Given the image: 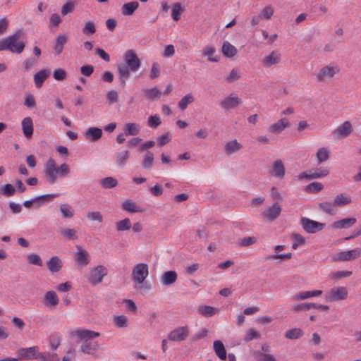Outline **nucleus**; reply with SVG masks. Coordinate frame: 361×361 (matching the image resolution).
Masks as SVG:
<instances>
[{
	"instance_id": "obj_1",
	"label": "nucleus",
	"mask_w": 361,
	"mask_h": 361,
	"mask_svg": "<svg viewBox=\"0 0 361 361\" xmlns=\"http://www.w3.org/2000/svg\"><path fill=\"white\" fill-rule=\"evenodd\" d=\"M124 63L117 66L118 73L122 85H126L131 72H137L141 66V61L133 49H128L124 54Z\"/></svg>"
},
{
	"instance_id": "obj_2",
	"label": "nucleus",
	"mask_w": 361,
	"mask_h": 361,
	"mask_svg": "<svg viewBox=\"0 0 361 361\" xmlns=\"http://www.w3.org/2000/svg\"><path fill=\"white\" fill-rule=\"evenodd\" d=\"M21 31L0 40V51L9 50L12 53L20 54L25 48L23 42H18L21 37Z\"/></svg>"
},
{
	"instance_id": "obj_3",
	"label": "nucleus",
	"mask_w": 361,
	"mask_h": 361,
	"mask_svg": "<svg viewBox=\"0 0 361 361\" xmlns=\"http://www.w3.org/2000/svg\"><path fill=\"white\" fill-rule=\"evenodd\" d=\"M340 72V67L335 63H330L323 66L316 74L318 82H325L331 80L335 75Z\"/></svg>"
},
{
	"instance_id": "obj_4",
	"label": "nucleus",
	"mask_w": 361,
	"mask_h": 361,
	"mask_svg": "<svg viewBox=\"0 0 361 361\" xmlns=\"http://www.w3.org/2000/svg\"><path fill=\"white\" fill-rule=\"evenodd\" d=\"M148 275V265L145 263H139L133 267L131 278L137 284H142L145 281Z\"/></svg>"
},
{
	"instance_id": "obj_5",
	"label": "nucleus",
	"mask_w": 361,
	"mask_h": 361,
	"mask_svg": "<svg viewBox=\"0 0 361 361\" xmlns=\"http://www.w3.org/2000/svg\"><path fill=\"white\" fill-rule=\"evenodd\" d=\"M107 274V269L104 265L94 267L90 269L88 282L92 286L98 285L102 282Z\"/></svg>"
},
{
	"instance_id": "obj_6",
	"label": "nucleus",
	"mask_w": 361,
	"mask_h": 361,
	"mask_svg": "<svg viewBox=\"0 0 361 361\" xmlns=\"http://www.w3.org/2000/svg\"><path fill=\"white\" fill-rule=\"evenodd\" d=\"M361 256V247H356L348 251L336 253L332 256L334 262L352 261Z\"/></svg>"
},
{
	"instance_id": "obj_7",
	"label": "nucleus",
	"mask_w": 361,
	"mask_h": 361,
	"mask_svg": "<svg viewBox=\"0 0 361 361\" xmlns=\"http://www.w3.org/2000/svg\"><path fill=\"white\" fill-rule=\"evenodd\" d=\"M348 295V291L347 288L344 286H336L330 289L326 296V299L329 302L345 300L347 299Z\"/></svg>"
},
{
	"instance_id": "obj_8",
	"label": "nucleus",
	"mask_w": 361,
	"mask_h": 361,
	"mask_svg": "<svg viewBox=\"0 0 361 361\" xmlns=\"http://www.w3.org/2000/svg\"><path fill=\"white\" fill-rule=\"evenodd\" d=\"M300 224L302 228L308 233H317L322 231L325 226V224L319 223L306 217H302L300 219Z\"/></svg>"
},
{
	"instance_id": "obj_9",
	"label": "nucleus",
	"mask_w": 361,
	"mask_h": 361,
	"mask_svg": "<svg viewBox=\"0 0 361 361\" xmlns=\"http://www.w3.org/2000/svg\"><path fill=\"white\" fill-rule=\"evenodd\" d=\"M71 335L76 336L79 341L82 343L87 342L100 336L99 332H96L90 329H79L75 331H71Z\"/></svg>"
},
{
	"instance_id": "obj_10",
	"label": "nucleus",
	"mask_w": 361,
	"mask_h": 361,
	"mask_svg": "<svg viewBox=\"0 0 361 361\" xmlns=\"http://www.w3.org/2000/svg\"><path fill=\"white\" fill-rule=\"evenodd\" d=\"M44 173L45 177L50 184H54L56 181L57 175L59 174L55 161L53 159L50 158L47 161L45 164Z\"/></svg>"
},
{
	"instance_id": "obj_11",
	"label": "nucleus",
	"mask_w": 361,
	"mask_h": 361,
	"mask_svg": "<svg viewBox=\"0 0 361 361\" xmlns=\"http://www.w3.org/2000/svg\"><path fill=\"white\" fill-rule=\"evenodd\" d=\"M57 196L56 194H47L35 197L30 200H26L23 202V206L26 208H30L33 203H35V207H39L42 204L45 202H51L54 197Z\"/></svg>"
},
{
	"instance_id": "obj_12",
	"label": "nucleus",
	"mask_w": 361,
	"mask_h": 361,
	"mask_svg": "<svg viewBox=\"0 0 361 361\" xmlns=\"http://www.w3.org/2000/svg\"><path fill=\"white\" fill-rule=\"evenodd\" d=\"M189 336L188 326L178 327L168 334V339L171 341H183Z\"/></svg>"
},
{
	"instance_id": "obj_13",
	"label": "nucleus",
	"mask_w": 361,
	"mask_h": 361,
	"mask_svg": "<svg viewBox=\"0 0 361 361\" xmlns=\"http://www.w3.org/2000/svg\"><path fill=\"white\" fill-rule=\"evenodd\" d=\"M353 131V126L350 121L343 122L332 132L334 138L338 140L348 136Z\"/></svg>"
},
{
	"instance_id": "obj_14",
	"label": "nucleus",
	"mask_w": 361,
	"mask_h": 361,
	"mask_svg": "<svg viewBox=\"0 0 361 361\" xmlns=\"http://www.w3.org/2000/svg\"><path fill=\"white\" fill-rule=\"evenodd\" d=\"M281 212V207L278 202H276L262 213V216L269 221H273L279 216Z\"/></svg>"
},
{
	"instance_id": "obj_15",
	"label": "nucleus",
	"mask_w": 361,
	"mask_h": 361,
	"mask_svg": "<svg viewBox=\"0 0 361 361\" xmlns=\"http://www.w3.org/2000/svg\"><path fill=\"white\" fill-rule=\"evenodd\" d=\"M242 102V99L239 97L230 95L221 101L220 106L225 110H230L236 108Z\"/></svg>"
},
{
	"instance_id": "obj_16",
	"label": "nucleus",
	"mask_w": 361,
	"mask_h": 361,
	"mask_svg": "<svg viewBox=\"0 0 361 361\" xmlns=\"http://www.w3.org/2000/svg\"><path fill=\"white\" fill-rule=\"evenodd\" d=\"M285 166L281 159L276 160L272 164V167L270 170V173L274 177L283 178L285 176Z\"/></svg>"
},
{
	"instance_id": "obj_17",
	"label": "nucleus",
	"mask_w": 361,
	"mask_h": 361,
	"mask_svg": "<svg viewBox=\"0 0 361 361\" xmlns=\"http://www.w3.org/2000/svg\"><path fill=\"white\" fill-rule=\"evenodd\" d=\"M312 308L319 309L324 311H328L329 310V307L328 305H322V304H316L313 302L309 303H302L293 307V310L295 312L308 310Z\"/></svg>"
},
{
	"instance_id": "obj_18",
	"label": "nucleus",
	"mask_w": 361,
	"mask_h": 361,
	"mask_svg": "<svg viewBox=\"0 0 361 361\" xmlns=\"http://www.w3.org/2000/svg\"><path fill=\"white\" fill-rule=\"evenodd\" d=\"M43 302L49 308H55L58 305L59 300L54 291L49 290L44 295Z\"/></svg>"
},
{
	"instance_id": "obj_19",
	"label": "nucleus",
	"mask_w": 361,
	"mask_h": 361,
	"mask_svg": "<svg viewBox=\"0 0 361 361\" xmlns=\"http://www.w3.org/2000/svg\"><path fill=\"white\" fill-rule=\"evenodd\" d=\"M177 279L178 274L175 271H167L161 275L160 281L163 286H169L173 284Z\"/></svg>"
},
{
	"instance_id": "obj_20",
	"label": "nucleus",
	"mask_w": 361,
	"mask_h": 361,
	"mask_svg": "<svg viewBox=\"0 0 361 361\" xmlns=\"http://www.w3.org/2000/svg\"><path fill=\"white\" fill-rule=\"evenodd\" d=\"M290 123L286 118H281L271 125L268 130L269 132L277 134L282 132L286 128L289 127Z\"/></svg>"
},
{
	"instance_id": "obj_21",
	"label": "nucleus",
	"mask_w": 361,
	"mask_h": 361,
	"mask_svg": "<svg viewBox=\"0 0 361 361\" xmlns=\"http://www.w3.org/2000/svg\"><path fill=\"white\" fill-rule=\"evenodd\" d=\"M356 223V219L354 217L345 218L334 222L331 227L334 229L348 228Z\"/></svg>"
},
{
	"instance_id": "obj_22",
	"label": "nucleus",
	"mask_w": 361,
	"mask_h": 361,
	"mask_svg": "<svg viewBox=\"0 0 361 361\" xmlns=\"http://www.w3.org/2000/svg\"><path fill=\"white\" fill-rule=\"evenodd\" d=\"M46 264L48 269L52 273L59 272L63 266L62 261L57 256L51 257Z\"/></svg>"
},
{
	"instance_id": "obj_23",
	"label": "nucleus",
	"mask_w": 361,
	"mask_h": 361,
	"mask_svg": "<svg viewBox=\"0 0 361 361\" xmlns=\"http://www.w3.org/2000/svg\"><path fill=\"white\" fill-rule=\"evenodd\" d=\"M281 61V54L277 51H273L270 54L266 56L263 61L262 64L265 67H270L272 65L277 64Z\"/></svg>"
},
{
	"instance_id": "obj_24",
	"label": "nucleus",
	"mask_w": 361,
	"mask_h": 361,
	"mask_svg": "<svg viewBox=\"0 0 361 361\" xmlns=\"http://www.w3.org/2000/svg\"><path fill=\"white\" fill-rule=\"evenodd\" d=\"M85 135L87 139L92 142L99 140L102 136V130L97 127H90L86 130Z\"/></svg>"
},
{
	"instance_id": "obj_25",
	"label": "nucleus",
	"mask_w": 361,
	"mask_h": 361,
	"mask_svg": "<svg viewBox=\"0 0 361 361\" xmlns=\"http://www.w3.org/2000/svg\"><path fill=\"white\" fill-rule=\"evenodd\" d=\"M322 294L320 290H315L312 291H303L296 293L293 296V300L295 301L303 300L312 297L319 296Z\"/></svg>"
},
{
	"instance_id": "obj_26",
	"label": "nucleus",
	"mask_w": 361,
	"mask_h": 361,
	"mask_svg": "<svg viewBox=\"0 0 361 361\" xmlns=\"http://www.w3.org/2000/svg\"><path fill=\"white\" fill-rule=\"evenodd\" d=\"M75 260L80 265L86 266L90 262L89 255L87 252L78 247V251L75 253Z\"/></svg>"
},
{
	"instance_id": "obj_27",
	"label": "nucleus",
	"mask_w": 361,
	"mask_h": 361,
	"mask_svg": "<svg viewBox=\"0 0 361 361\" xmlns=\"http://www.w3.org/2000/svg\"><path fill=\"white\" fill-rule=\"evenodd\" d=\"M21 358L25 360H31L37 358V347L33 346L26 348H21L19 350Z\"/></svg>"
},
{
	"instance_id": "obj_28",
	"label": "nucleus",
	"mask_w": 361,
	"mask_h": 361,
	"mask_svg": "<svg viewBox=\"0 0 361 361\" xmlns=\"http://www.w3.org/2000/svg\"><path fill=\"white\" fill-rule=\"evenodd\" d=\"M22 129L24 135L27 138L32 137L33 134V122L30 117H26L22 121Z\"/></svg>"
},
{
	"instance_id": "obj_29",
	"label": "nucleus",
	"mask_w": 361,
	"mask_h": 361,
	"mask_svg": "<svg viewBox=\"0 0 361 361\" xmlns=\"http://www.w3.org/2000/svg\"><path fill=\"white\" fill-rule=\"evenodd\" d=\"M241 148L242 145L239 143L236 140L227 142L224 145L225 152L228 156L238 152Z\"/></svg>"
},
{
	"instance_id": "obj_30",
	"label": "nucleus",
	"mask_w": 361,
	"mask_h": 361,
	"mask_svg": "<svg viewBox=\"0 0 361 361\" xmlns=\"http://www.w3.org/2000/svg\"><path fill=\"white\" fill-rule=\"evenodd\" d=\"M214 350L215 354L221 360L226 359V351L224 343L221 341H215L213 343Z\"/></svg>"
},
{
	"instance_id": "obj_31",
	"label": "nucleus",
	"mask_w": 361,
	"mask_h": 361,
	"mask_svg": "<svg viewBox=\"0 0 361 361\" xmlns=\"http://www.w3.org/2000/svg\"><path fill=\"white\" fill-rule=\"evenodd\" d=\"M318 207L324 212L330 215H335L337 212V208L335 205L334 202H320L318 204Z\"/></svg>"
},
{
	"instance_id": "obj_32",
	"label": "nucleus",
	"mask_w": 361,
	"mask_h": 361,
	"mask_svg": "<svg viewBox=\"0 0 361 361\" xmlns=\"http://www.w3.org/2000/svg\"><path fill=\"white\" fill-rule=\"evenodd\" d=\"M216 48L213 45H207L205 47L202 51V54L204 56L207 57L208 61L212 62H217L219 61V58L215 56Z\"/></svg>"
},
{
	"instance_id": "obj_33",
	"label": "nucleus",
	"mask_w": 361,
	"mask_h": 361,
	"mask_svg": "<svg viewBox=\"0 0 361 361\" xmlns=\"http://www.w3.org/2000/svg\"><path fill=\"white\" fill-rule=\"evenodd\" d=\"M221 51L225 56L231 58L237 54V49L228 41H225L223 43Z\"/></svg>"
},
{
	"instance_id": "obj_34",
	"label": "nucleus",
	"mask_w": 361,
	"mask_h": 361,
	"mask_svg": "<svg viewBox=\"0 0 361 361\" xmlns=\"http://www.w3.org/2000/svg\"><path fill=\"white\" fill-rule=\"evenodd\" d=\"M49 76V71L47 70H41L34 75V82L37 88H40L44 80Z\"/></svg>"
},
{
	"instance_id": "obj_35",
	"label": "nucleus",
	"mask_w": 361,
	"mask_h": 361,
	"mask_svg": "<svg viewBox=\"0 0 361 361\" xmlns=\"http://www.w3.org/2000/svg\"><path fill=\"white\" fill-rule=\"evenodd\" d=\"M198 312L205 317H210L218 313L219 310L209 305H201L198 307Z\"/></svg>"
},
{
	"instance_id": "obj_36",
	"label": "nucleus",
	"mask_w": 361,
	"mask_h": 361,
	"mask_svg": "<svg viewBox=\"0 0 361 361\" xmlns=\"http://www.w3.org/2000/svg\"><path fill=\"white\" fill-rule=\"evenodd\" d=\"M138 7L139 4L136 1L124 4L122 6V13L124 16H130Z\"/></svg>"
},
{
	"instance_id": "obj_37",
	"label": "nucleus",
	"mask_w": 361,
	"mask_h": 361,
	"mask_svg": "<svg viewBox=\"0 0 361 361\" xmlns=\"http://www.w3.org/2000/svg\"><path fill=\"white\" fill-rule=\"evenodd\" d=\"M130 157V152L128 150H122L116 153V163L118 166H124L126 164L127 160Z\"/></svg>"
},
{
	"instance_id": "obj_38",
	"label": "nucleus",
	"mask_w": 361,
	"mask_h": 361,
	"mask_svg": "<svg viewBox=\"0 0 361 361\" xmlns=\"http://www.w3.org/2000/svg\"><path fill=\"white\" fill-rule=\"evenodd\" d=\"M154 154L152 152L147 151L143 156L142 166L147 170L152 168L154 164Z\"/></svg>"
},
{
	"instance_id": "obj_39",
	"label": "nucleus",
	"mask_w": 361,
	"mask_h": 361,
	"mask_svg": "<svg viewBox=\"0 0 361 361\" xmlns=\"http://www.w3.org/2000/svg\"><path fill=\"white\" fill-rule=\"evenodd\" d=\"M67 41V37L66 35H59L56 39L54 45V53L56 55H59L63 49V46Z\"/></svg>"
},
{
	"instance_id": "obj_40",
	"label": "nucleus",
	"mask_w": 361,
	"mask_h": 361,
	"mask_svg": "<svg viewBox=\"0 0 361 361\" xmlns=\"http://www.w3.org/2000/svg\"><path fill=\"white\" fill-rule=\"evenodd\" d=\"M329 150L326 147L319 148L316 154L318 164H320L329 159Z\"/></svg>"
},
{
	"instance_id": "obj_41",
	"label": "nucleus",
	"mask_w": 361,
	"mask_h": 361,
	"mask_svg": "<svg viewBox=\"0 0 361 361\" xmlns=\"http://www.w3.org/2000/svg\"><path fill=\"white\" fill-rule=\"evenodd\" d=\"M123 210L129 212H140L142 209L136 204L135 202L130 200H126L122 203Z\"/></svg>"
},
{
	"instance_id": "obj_42",
	"label": "nucleus",
	"mask_w": 361,
	"mask_h": 361,
	"mask_svg": "<svg viewBox=\"0 0 361 361\" xmlns=\"http://www.w3.org/2000/svg\"><path fill=\"white\" fill-rule=\"evenodd\" d=\"M140 132L139 125L135 123H128L125 125L124 133L126 135H137Z\"/></svg>"
},
{
	"instance_id": "obj_43",
	"label": "nucleus",
	"mask_w": 361,
	"mask_h": 361,
	"mask_svg": "<svg viewBox=\"0 0 361 361\" xmlns=\"http://www.w3.org/2000/svg\"><path fill=\"white\" fill-rule=\"evenodd\" d=\"M303 336V331L300 328H293L286 331L285 337L290 340H295Z\"/></svg>"
},
{
	"instance_id": "obj_44",
	"label": "nucleus",
	"mask_w": 361,
	"mask_h": 361,
	"mask_svg": "<svg viewBox=\"0 0 361 361\" xmlns=\"http://www.w3.org/2000/svg\"><path fill=\"white\" fill-rule=\"evenodd\" d=\"M100 185L105 189H111L118 185V180L113 177H106L100 180Z\"/></svg>"
},
{
	"instance_id": "obj_45",
	"label": "nucleus",
	"mask_w": 361,
	"mask_h": 361,
	"mask_svg": "<svg viewBox=\"0 0 361 361\" xmlns=\"http://www.w3.org/2000/svg\"><path fill=\"white\" fill-rule=\"evenodd\" d=\"M80 349L83 353L90 354L92 351H96L99 349V344L97 342L82 343Z\"/></svg>"
},
{
	"instance_id": "obj_46",
	"label": "nucleus",
	"mask_w": 361,
	"mask_h": 361,
	"mask_svg": "<svg viewBox=\"0 0 361 361\" xmlns=\"http://www.w3.org/2000/svg\"><path fill=\"white\" fill-rule=\"evenodd\" d=\"M310 178H312V179H316L326 176L329 173V170L326 167H321L313 171H310Z\"/></svg>"
},
{
	"instance_id": "obj_47",
	"label": "nucleus",
	"mask_w": 361,
	"mask_h": 361,
	"mask_svg": "<svg viewBox=\"0 0 361 361\" xmlns=\"http://www.w3.org/2000/svg\"><path fill=\"white\" fill-rule=\"evenodd\" d=\"M37 358L40 361H59V357L56 353H38Z\"/></svg>"
},
{
	"instance_id": "obj_48",
	"label": "nucleus",
	"mask_w": 361,
	"mask_h": 361,
	"mask_svg": "<svg viewBox=\"0 0 361 361\" xmlns=\"http://www.w3.org/2000/svg\"><path fill=\"white\" fill-rule=\"evenodd\" d=\"M113 322L118 328H126L128 326V319L125 315H118L114 317Z\"/></svg>"
},
{
	"instance_id": "obj_49",
	"label": "nucleus",
	"mask_w": 361,
	"mask_h": 361,
	"mask_svg": "<svg viewBox=\"0 0 361 361\" xmlns=\"http://www.w3.org/2000/svg\"><path fill=\"white\" fill-rule=\"evenodd\" d=\"M184 11V8H183L180 3H175L172 6V13L171 16L173 20L178 21L180 18L181 13Z\"/></svg>"
},
{
	"instance_id": "obj_50",
	"label": "nucleus",
	"mask_w": 361,
	"mask_h": 361,
	"mask_svg": "<svg viewBox=\"0 0 361 361\" xmlns=\"http://www.w3.org/2000/svg\"><path fill=\"white\" fill-rule=\"evenodd\" d=\"M195 99L192 94L189 93L185 95L178 102V107L181 110L187 109L188 104L192 103Z\"/></svg>"
},
{
	"instance_id": "obj_51",
	"label": "nucleus",
	"mask_w": 361,
	"mask_h": 361,
	"mask_svg": "<svg viewBox=\"0 0 361 361\" xmlns=\"http://www.w3.org/2000/svg\"><path fill=\"white\" fill-rule=\"evenodd\" d=\"M334 202L336 207H337L350 204L352 200L350 197L345 196L343 194H339L335 197Z\"/></svg>"
},
{
	"instance_id": "obj_52",
	"label": "nucleus",
	"mask_w": 361,
	"mask_h": 361,
	"mask_svg": "<svg viewBox=\"0 0 361 361\" xmlns=\"http://www.w3.org/2000/svg\"><path fill=\"white\" fill-rule=\"evenodd\" d=\"M324 188L323 185L319 182H312L305 186V190L307 192H317Z\"/></svg>"
},
{
	"instance_id": "obj_53",
	"label": "nucleus",
	"mask_w": 361,
	"mask_h": 361,
	"mask_svg": "<svg viewBox=\"0 0 361 361\" xmlns=\"http://www.w3.org/2000/svg\"><path fill=\"white\" fill-rule=\"evenodd\" d=\"M116 226L118 231H124L129 230L131 228V223L129 219L126 218L118 221Z\"/></svg>"
},
{
	"instance_id": "obj_54",
	"label": "nucleus",
	"mask_w": 361,
	"mask_h": 361,
	"mask_svg": "<svg viewBox=\"0 0 361 361\" xmlns=\"http://www.w3.org/2000/svg\"><path fill=\"white\" fill-rule=\"evenodd\" d=\"M144 92L148 99L152 100L157 98H159L161 94L157 87H153L151 89H145Z\"/></svg>"
},
{
	"instance_id": "obj_55",
	"label": "nucleus",
	"mask_w": 361,
	"mask_h": 361,
	"mask_svg": "<svg viewBox=\"0 0 361 361\" xmlns=\"http://www.w3.org/2000/svg\"><path fill=\"white\" fill-rule=\"evenodd\" d=\"M274 12V11L271 6H267L262 9L259 16L262 19L269 20L273 16Z\"/></svg>"
},
{
	"instance_id": "obj_56",
	"label": "nucleus",
	"mask_w": 361,
	"mask_h": 361,
	"mask_svg": "<svg viewBox=\"0 0 361 361\" xmlns=\"http://www.w3.org/2000/svg\"><path fill=\"white\" fill-rule=\"evenodd\" d=\"M59 233L70 240H75L77 238L76 231L72 228L61 229Z\"/></svg>"
},
{
	"instance_id": "obj_57",
	"label": "nucleus",
	"mask_w": 361,
	"mask_h": 361,
	"mask_svg": "<svg viewBox=\"0 0 361 361\" xmlns=\"http://www.w3.org/2000/svg\"><path fill=\"white\" fill-rule=\"evenodd\" d=\"M15 188L9 183L4 185L0 189V192L6 197L12 196L15 193Z\"/></svg>"
},
{
	"instance_id": "obj_58",
	"label": "nucleus",
	"mask_w": 361,
	"mask_h": 361,
	"mask_svg": "<svg viewBox=\"0 0 361 361\" xmlns=\"http://www.w3.org/2000/svg\"><path fill=\"white\" fill-rule=\"evenodd\" d=\"M96 32L94 24L92 21L85 22V26L82 28V33L86 35H92Z\"/></svg>"
},
{
	"instance_id": "obj_59",
	"label": "nucleus",
	"mask_w": 361,
	"mask_h": 361,
	"mask_svg": "<svg viewBox=\"0 0 361 361\" xmlns=\"http://www.w3.org/2000/svg\"><path fill=\"white\" fill-rule=\"evenodd\" d=\"M260 334L254 329H249L244 337V341L249 342L253 339L259 338Z\"/></svg>"
},
{
	"instance_id": "obj_60",
	"label": "nucleus",
	"mask_w": 361,
	"mask_h": 361,
	"mask_svg": "<svg viewBox=\"0 0 361 361\" xmlns=\"http://www.w3.org/2000/svg\"><path fill=\"white\" fill-rule=\"evenodd\" d=\"M60 212L62 215L65 218H71L73 216V213L71 211V207L70 205L66 204H63L60 206Z\"/></svg>"
},
{
	"instance_id": "obj_61",
	"label": "nucleus",
	"mask_w": 361,
	"mask_h": 361,
	"mask_svg": "<svg viewBox=\"0 0 361 361\" xmlns=\"http://www.w3.org/2000/svg\"><path fill=\"white\" fill-rule=\"evenodd\" d=\"M87 218L90 221H103V216L100 212H90L87 214Z\"/></svg>"
},
{
	"instance_id": "obj_62",
	"label": "nucleus",
	"mask_w": 361,
	"mask_h": 361,
	"mask_svg": "<svg viewBox=\"0 0 361 361\" xmlns=\"http://www.w3.org/2000/svg\"><path fill=\"white\" fill-rule=\"evenodd\" d=\"M28 262L37 266H42V261L40 257L37 254H31L27 256Z\"/></svg>"
},
{
	"instance_id": "obj_63",
	"label": "nucleus",
	"mask_w": 361,
	"mask_h": 361,
	"mask_svg": "<svg viewBox=\"0 0 361 361\" xmlns=\"http://www.w3.org/2000/svg\"><path fill=\"white\" fill-rule=\"evenodd\" d=\"M352 275L350 271H338L331 274V279H341L342 278L349 277Z\"/></svg>"
},
{
	"instance_id": "obj_64",
	"label": "nucleus",
	"mask_w": 361,
	"mask_h": 361,
	"mask_svg": "<svg viewBox=\"0 0 361 361\" xmlns=\"http://www.w3.org/2000/svg\"><path fill=\"white\" fill-rule=\"evenodd\" d=\"M257 240L255 237H245L240 239L239 245L243 247L249 246L256 243Z\"/></svg>"
}]
</instances>
